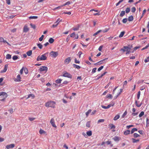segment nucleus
<instances>
[{"mask_svg":"<svg viewBox=\"0 0 149 149\" xmlns=\"http://www.w3.org/2000/svg\"><path fill=\"white\" fill-rule=\"evenodd\" d=\"M125 33V32L124 31L121 32L119 35V37L121 38V37H122L124 35Z\"/></svg>","mask_w":149,"mask_h":149,"instance_id":"nucleus-28","label":"nucleus"},{"mask_svg":"<svg viewBox=\"0 0 149 149\" xmlns=\"http://www.w3.org/2000/svg\"><path fill=\"white\" fill-rule=\"evenodd\" d=\"M86 134L87 135V136H91L92 135V132L91 131L89 130L88 131H87L86 132Z\"/></svg>","mask_w":149,"mask_h":149,"instance_id":"nucleus-18","label":"nucleus"},{"mask_svg":"<svg viewBox=\"0 0 149 149\" xmlns=\"http://www.w3.org/2000/svg\"><path fill=\"white\" fill-rule=\"evenodd\" d=\"M127 18H124L123 19L122 22L124 23H125L127 21Z\"/></svg>","mask_w":149,"mask_h":149,"instance_id":"nucleus-51","label":"nucleus"},{"mask_svg":"<svg viewBox=\"0 0 149 149\" xmlns=\"http://www.w3.org/2000/svg\"><path fill=\"white\" fill-rule=\"evenodd\" d=\"M23 70H24V67H23L20 71V73L21 74H23Z\"/></svg>","mask_w":149,"mask_h":149,"instance_id":"nucleus-60","label":"nucleus"},{"mask_svg":"<svg viewBox=\"0 0 149 149\" xmlns=\"http://www.w3.org/2000/svg\"><path fill=\"white\" fill-rule=\"evenodd\" d=\"M109 126L110 127V129H113L114 130H113L112 131L113 132H114L115 131V130H114V129L115 128V126L113 124H110L109 125Z\"/></svg>","mask_w":149,"mask_h":149,"instance_id":"nucleus-11","label":"nucleus"},{"mask_svg":"<svg viewBox=\"0 0 149 149\" xmlns=\"http://www.w3.org/2000/svg\"><path fill=\"white\" fill-rule=\"evenodd\" d=\"M109 106H108V105L107 107L104 106L103 105L101 106V107L102 108L105 109H107L109 108Z\"/></svg>","mask_w":149,"mask_h":149,"instance_id":"nucleus-44","label":"nucleus"},{"mask_svg":"<svg viewBox=\"0 0 149 149\" xmlns=\"http://www.w3.org/2000/svg\"><path fill=\"white\" fill-rule=\"evenodd\" d=\"M132 140L133 141V142L134 143L137 142L139 141V139H136L134 138H132Z\"/></svg>","mask_w":149,"mask_h":149,"instance_id":"nucleus-32","label":"nucleus"},{"mask_svg":"<svg viewBox=\"0 0 149 149\" xmlns=\"http://www.w3.org/2000/svg\"><path fill=\"white\" fill-rule=\"evenodd\" d=\"M48 56V52L46 53L43 54L40 57V59L41 61H45L47 59V57Z\"/></svg>","mask_w":149,"mask_h":149,"instance_id":"nucleus-4","label":"nucleus"},{"mask_svg":"<svg viewBox=\"0 0 149 149\" xmlns=\"http://www.w3.org/2000/svg\"><path fill=\"white\" fill-rule=\"evenodd\" d=\"M115 103L114 102H112L111 103L108 105V106H109V107L110 108L111 107H112L114 105Z\"/></svg>","mask_w":149,"mask_h":149,"instance_id":"nucleus-52","label":"nucleus"},{"mask_svg":"<svg viewBox=\"0 0 149 149\" xmlns=\"http://www.w3.org/2000/svg\"><path fill=\"white\" fill-rule=\"evenodd\" d=\"M130 130H127L124 131V134L125 135H127L130 134Z\"/></svg>","mask_w":149,"mask_h":149,"instance_id":"nucleus-20","label":"nucleus"},{"mask_svg":"<svg viewBox=\"0 0 149 149\" xmlns=\"http://www.w3.org/2000/svg\"><path fill=\"white\" fill-rule=\"evenodd\" d=\"M80 26V25L78 24L76 26V27L75 28V31H77L79 30V27Z\"/></svg>","mask_w":149,"mask_h":149,"instance_id":"nucleus-40","label":"nucleus"},{"mask_svg":"<svg viewBox=\"0 0 149 149\" xmlns=\"http://www.w3.org/2000/svg\"><path fill=\"white\" fill-rule=\"evenodd\" d=\"M113 139L115 141H119L121 139V138L117 136H115Z\"/></svg>","mask_w":149,"mask_h":149,"instance_id":"nucleus-12","label":"nucleus"},{"mask_svg":"<svg viewBox=\"0 0 149 149\" xmlns=\"http://www.w3.org/2000/svg\"><path fill=\"white\" fill-rule=\"evenodd\" d=\"M138 102L137 101H135V103L136 106L138 107H140L141 106V104H138Z\"/></svg>","mask_w":149,"mask_h":149,"instance_id":"nucleus-35","label":"nucleus"},{"mask_svg":"<svg viewBox=\"0 0 149 149\" xmlns=\"http://www.w3.org/2000/svg\"><path fill=\"white\" fill-rule=\"evenodd\" d=\"M62 81V79H58L56 80L55 82L57 84H60Z\"/></svg>","mask_w":149,"mask_h":149,"instance_id":"nucleus-24","label":"nucleus"},{"mask_svg":"<svg viewBox=\"0 0 149 149\" xmlns=\"http://www.w3.org/2000/svg\"><path fill=\"white\" fill-rule=\"evenodd\" d=\"M91 109H89L88 111L86 113V115L87 117L89 114L91 112Z\"/></svg>","mask_w":149,"mask_h":149,"instance_id":"nucleus-30","label":"nucleus"},{"mask_svg":"<svg viewBox=\"0 0 149 149\" xmlns=\"http://www.w3.org/2000/svg\"><path fill=\"white\" fill-rule=\"evenodd\" d=\"M107 59H108V58H106L104 59H103L102 60H101L100 61H99L98 62L95 63L94 65H100L102 63V62L106 60H107Z\"/></svg>","mask_w":149,"mask_h":149,"instance_id":"nucleus-10","label":"nucleus"},{"mask_svg":"<svg viewBox=\"0 0 149 149\" xmlns=\"http://www.w3.org/2000/svg\"><path fill=\"white\" fill-rule=\"evenodd\" d=\"M50 123L52 125V126L54 127H56L55 124L54 119L52 118L50 121Z\"/></svg>","mask_w":149,"mask_h":149,"instance_id":"nucleus-8","label":"nucleus"},{"mask_svg":"<svg viewBox=\"0 0 149 149\" xmlns=\"http://www.w3.org/2000/svg\"><path fill=\"white\" fill-rule=\"evenodd\" d=\"M127 111H125V112L123 113V115H122V117L123 118H124L125 117V116L127 115Z\"/></svg>","mask_w":149,"mask_h":149,"instance_id":"nucleus-59","label":"nucleus"},{"mask_svg":"<svg viewBox=\"0 0 149 149\" xmlns=\"http://www.w3.org/2000/svg\"><path fill=\"white\" fill-rule=\"evenodd\" d=\"M104 119H100L98 120V123H103L104 121Z\"/></svg>","mask_w":149,"mask_h":149,"instance_id":"nucleus-48","label":"nucleus"},{"mask_svg":"<svg viewBox=\"0 0 149 149\" xmlns=\"http://www.w3.org/2000/svg\"><path fill=\"white\" fill-rule=\"evenodd\" d=\"M55 103L54 101H50L45 103V106L47 107H51L54 108L55 106Z\"/></svg>","mask_w":149,"mask_h":149,"instance_id":"nucleus-2","label":"nucleus"},{"mask_svg":"<svg viewBox=\"0 0 149 149\" xmlns=\"http://www.w3.org/2000/svg\"><path fill=\"white\" fill-rule=\"evenodd\" d=\"M62 76L64 77H67L69 78H70L72 77V75L70 73L67 72H66L63 73Z\"/></svg>","mask_w":149,"mask_h":149,"instance_id":"nucleus-7","label":"nucleus"},{"mask_svg":"<svg viewBox=\"0 0 149 149\" xmlns=\"http://www.w3.org/2000/svg\"><path fill=\"white\" fill-rule=\"evenodd\" d=\"M106 97L107 98H109L110 99H112V95L111 94H108L107 96Z\"/></svg>","mask_w":149,"mask_h":149,"instance_id":"nucleus-45","label":"nucleus"},{"mask_svg":"<svg viewBox=\"0 0 149 149\" xmlns=\"http://www.w3.org/2000/svg\"><path fill=\"white\" fill-rule=\"evenodd\" d=\"M149 46V43L145 47L143 48L142 49V50H144L145 49H147Z\"/></svg>","mask_w":149,"mask_h":149,"instance_id":"nucleus-61","label":"nucleus"},{"mask_svg":"<svg viewBox=\"0 0 149 149\" xmlns=\"http://www.w3.org/2000/svg\"><path fill=\"white\" fill-rule=\"evenodd\" d=\"M8 67V65L7 64H6L5 65V67H4V69L3 70H1V73H2V72H6L7 69Z\"/></svg>","mask_w":149,"mask_h":149,"instance_id":"nucleus-15","label":"nucleus"},{"mask_svg":"<svg viewBox=\"0 0 149 149\" xmlns=\"http://www.w3.org/2000/svg\"><path fill=\"white\" fill-rule=\"evenodd\" d=\"M11 58V56L9 54H7L6 56V58L7 59H10Z\"/></svg>","mask_w":149,"mask_h":149,"instance_id":"nucleus-26","label":"nucleus"},{"mask_svg":"<svg viewBox=\"0 0 149 149\" xmlns=\"http://www.w3.org/2000/svg\"><path fill=\"white\" fill-rule=\"evenodd\" d=\"M30 25L31 27L34 29H35L36 28V26L35 24H33L32 23H31Z\"/></svg>","mask_w":149,"mask_h":149,"instance_id":"nucleus-37","label":"nucleus"},{"mask_svg":"<svg viewBox=\"0 0 149 149\" xmlns=\"http://www.w3.org/2000/svg\"><path fill=\"white\" fill-rule=\"evenodd\" d=\"M125 11L123 10V11H121L120 14V16L121 17H123L124 15H125Z\"/></svg>","mask_w":149,"mask_h":149,"instance_id":"nucleus-27","label":"nucleus"},{"mask_svg":"<svg viewBox=\"0 0 149 149\" xmlns=\"http://www.w3.org/2000/svg\"><path fill=\"white\" fill-rule=\"evenodd\" d=\"M39 70L40 72L45 71L46 72L48 70V68L45 66H42L40 68Z\"/></svg>","mask_w":149,"mask_h":149,"instance_id":"nucleus-6","label":"nucleus"},{"mask_svg":"<svg viewBox=\"0 0 149 149\" xmlns=\"http://www.w3.org/2000/svg\"><path fill=\"white\" fill-rule=\"evenodd\" d=\"M63 5H61L60 6H58L57 7H56L55 8V9H60L61 8H62V7H63Z\"/></svg>","mask_w":149,"mask_h":149,"instance_id":"nucleus-55","label":"nucleus"},{"mask_svg":"<svg viewBox=\"0 0 149 149\" xmlns=\"http://www.w3.org/2000/svg\"><path fill=\"white\" fill-rule=\"evenodd\" d=\"M90 123H91V122L90 121H88L86 124V126L88 127H90Z\"/></svg>","mask_w":149,"mask_h":149,"instance_id":"nucleus-36","label":"nucleus"},{"mask_svg":"<svg viewBox=\"0 0 149 149\" xmlns=\"http://www.w3.org/2000/svg\"><path fill=\"white\" fill-rule=\"evenodd\" d=\"M75 68L77 69H79L81 68V67L75 64Z\"/></svg>","mask_w":149,"mask_h":149,"instance_id":"nucleus-62","label":"nucleus"},{"mask_svg":"<svg viewBox=\"0 0 149 149\" xmlns=\"http://www.w3.org/2000/svg\"><path fill=\"white\" fill-rule=\"evenodd\" d=\"M17 79H16L15 81H21V77L19 74H18L17 75Z\"/></svg>","mask_w":149,"mask_h":149,"instance_id":"nucleus-16","label":"nucleus"},{"mask_svg":"<svg viewBox=\"0 0 149 149\" xmlns=\"http://www.w3.org/2000/svg\"><path fill=\"white\" fill-rule=\"evenodd\" d=\"M123 91V89H120V92L118 93L117 95L114 97V99H116L117 97L120 95V94L122 93Z\"/></svg>","mask_w":149,"mask_h":149,"instance_id":"nucleus-13","label":"nucleus"},{"mask_svg":"<svg viewBox=\"0 0 149 149\" xmlns=\"http://www.w3.org/2000/svg\"><path fill=\"white\" fill-rule=\"evenodd\" d=\"M82 54V53L81 52H79L78 54H77V55L78 56H79V57L80 58L81 57V55Z\"/></svg>","mask_w":149,"mask_h":149,"instance_id":"nucleus-57","label":"nucleus"},{"mask_svg":"<svg viewBox=\"0 0 149 149\" xmlns=\"http://www.w3.org/2000/svg\"><path fill=\"white\" fill-rule=\"evenodd\" d=\"M149 61V56L147 58V59L144 60V62L145 63H147Z\"/></svg>","mask_w":149,"mask_h":149,"instance_id":"nucleus-64","label":"nucleus"},{"mask_svg":"<svg viewBox=\"0 0 149 149\" xmlns=\"http://www.w3.org/2000/svg\"><path fill=\"white\" fill-rule=\"evenodd\" d=\"M144 115V112L143 111H141L139 115V117H141Z\"/></svg>","mask_w":149,"mask_h":149,"instance_id":"nucleus-43","label":"nucleus"},{"mask_svg":"<svg viewBox=\"0 0 149 149\" xmlns=\"http://www.w3.org/2000/svg\"><path fill=\"white\" fill-rule=\"evenodd\" d=\"M39 133L40 134H42L44 132H45V131H44L43 130H42V129L40 130L39 131Z\"/></svg>","mask_w":149,"mask_h":149,"instance_id":"nucleus-50","label":"nucleus"},{"mask_svg":"<svg viewBox=\"0 0 149 149\" xmlns=\"http://www.w3.org/2000/svg\"><path fill=\"white\" fill-rule=\"evenodd\" d=\"M44 36V35H42L39 38V40L40 41H42L43 39Z\"/></svg>","mask_w":149,"mask_h":149,"instance_id":"nucleus-47","label":"nucleus"},{"mask_svg":"<svg viewBox=\"0 0 149 149\" xmlns=\"http://www.w3.org/2000/svg\"><path fill=\"white\" fill-rule=\"evenodd\" d=\"M104 68V66H102L100 67L98 69L97 71H100L101 70H102Z\"/></svg>","mask_w":149,"mask_h":149,"instance_id":"nucleus-58","label":"nucleus"},{"mask_svg":"<svg viewBox=\"0 0 149 149\" xmlns=\"http://www.w3.org/2000/svg\"><path fill=\"white\" fill-rule=\"evenodd\" d=\"M133 13H134L136 10L135 7H133L131 9Z\"/></svg>","mask_w":149,"mask_h":149,"instance_id":"nucleus-49","label":"nucleus"},{"mask_svg":"<svg viewBox=\"0 0 149 149\" xmlns=\"http://www.w3.org/2000/svg\"><path fill=\"white\" fill-rule=\"evenodd\" d=\"M50 56L53 58L56 57L58 55V53L57 52L52 51L50 52Z\"/></svg>","mask_w":149,"mask_h":149,"instance_id":"nucleus-5","label":"nucleus"},{"mask_svg":"<svg viewBox=\"0 0 149 149\" xmlns=\"http://www.w3.org/2000/svg\"><path fill=\"white\" fill-rule=\"evenodd\" d=\"M24 72L26 74H27L28 72V69L26 68H24Z\"/></svg>","mask_w":149,"mask_h":149,"instance_id":"nucleus-38","label":"nucleus"},{"mask_svg":"<svg viewBox=\"0 0 149 149\" xmlns=\"http://www.w3.org/2000/svg\"><path fill=\"white\" fill-rule=\"evenodd\" d=\"M54 40L53 38H51L49 39L48 41L50 43L52 44L54 42Z\"/></svg>","mask_w":149,"mask_h":149,"instance_id":"nucleus-22","label":"nucleus"},{"mask_svg":"<svg viewBox=\"0 0 149 149\" xmlns=\"http://www.w3.org/2000/svg\"><path fill=\"white\" fill-rule=\"evenodd\" d=\"M130 9L129 8H127L125 10V12L127 13H128L130 11Z\"/></svg>","mask_w":149,"mask_h":149,"instance_id":"nucleus-42","label":"nucleus"},{"mask_svg":"<svg viewBox=\"0 0 149 149\" xmlns=\"http://www.w3.org/2000/svg\"><path fill=\"white\" fill-rule=\"evenodd\" d=\"M102 31L101 30H99L93 34V36H95Z\"/></svg>","mask_w":149,"mask_h":149,"instance_id":"nucleus-39","label":"nucleus"},{"mask_svg":"<svg viewBox=\"0 0 149 149\" xmlns=\"http://www.w3.org/2000/svg\"><path fill=\"white\" fill-rule=\"evenodd\" d=\"M70 4V2L69 1H68L67 2L65 3H64L63 5V6H65L66 5H68Z\"/></svg>","mask_w":149,"mask_h":149,"instance_id":"nucleus-53","label":"nucleus"},{"mask_svg":"<svg viewBox=\"0 0 149 149\" xmlns=\"http://www.w3.org/2000/svg\"><path fill=\"white\" fill-rule=\"evenodd\" d=\"M37 46L40 49H42V45L41 44L39 43H38L37 44Z\"/></svg>","mask_w":149,"mask_h":149,"instance_id":"nucleus-34","label":"nucleus"},{"mask_svg":"<svg viewBox=\"0 0 149 149\" xmlns=\"http://www.w3.org/2000/svg\"><path fill=\"white\" fill-rule=\"evenodd\" d=\"M137 129L136 128H133L131 131V134L133 133L135 131H137Z\"/></svg>","mask_w":149,"mask_h":149,"instance_id":"nucleus-33","label":"nucleus"},{"mask_svg":"<svg viewBox=\"0 0 149 149\" xmlns=\"http://www.w3.org/2000/svg\"><path fill=\"white\" fill-rule=\"evenodd\" d=\"M19 56H18L14 55L12 57L13 59L14 60H15L19 58Z\"/></svg>","mask_w":149,"mask_h":149,"instance_id":"nucleus-17","label":"nucleus"},{"mask_svg":"<svg viewBox=\"0 0 149 149\" xmlns=\"http://www.w3.org/2000/svg\"><path fill=\"white\" fill-rule=\"evenodd\" d=\"M133 17L132 15L128 17V20L129 21H132L133 20Z\"/></svg>","mask_w":149,"mask_h":149,"instance_id":"nucleus-23","label":"nucleus"},{"mask_svg":"<svg viewBox=\"0 0 149 149\" xmlns=\"http://www.w3.org/2000/svg\"><path fill=\"white\" fill-rule=\"evenodd\" d=\"M71 58H67L65 61V62L67 63H68L69 62L71 61Z\"/></svg>","mask_w":149,"mask_h":149,"instance_id":"nucleus-19","label":"nucleus"},{"mask_svg":"<svg viewBox=\"0 0 149 149\" xmlns=\"http://www.w3.org/2000/svg\"><path fill=\"white\" fill-rule=\"evenodd\" d=\"M140 95V91H139L137 95V98L138 99H139Z\"/></svg>","mask_w":149,"mask_h":149,"instance_id":"nucleus-54","label":"nucleus"},{"mask_svg":"<svg viewBox=\"0 0 149 149\" xmlns=\"http://www.w3.org/2000/svg\"><path fill=\"white\" fill-rule=\"evenodd\" d=\"M15 145L14 144H11L10 145H7L6 146V148L8 149L10 148H13L14 147Z\"/></svg>","mask_w":149,"mask_h":149,"instance_id":"nucleus-9","label":"nucleus"},{"mask_svg":"<svg viewBox=\"0 0 149 149\" xmlns=\"http://www.w3.org/2000/svg\"><path fill=\"white\" fill-rule=\"evenodd\" d=\"M109 30V29H105L104 30L102 31L103 33L107 32Z\"/></svg>","mask_w":149,"mask_h":149,"instance_id":"nucleus-56","label":"nucleus"},{"mask_svg":"<svg viewBox=\"0 0 149 149\" xmlns=\"http://www.w3.org/2000/svg\"><path fill=\"white\" fill-rule=\"evenodd\" d=\"M38 18V17L36 16H31L29 17V19H37Z\"/></svg>","mask_w":149,"mask_h":149,"instance_id":"nucleus-31","label":"nucleus"},{"mask_svg":"<svg viewBox=\"0 0 149 149\" xmlns=\"http://www.w3.org/2000/svg\"><path fill=\"white\" fill-rule=\"evenodd\" d=\"M29 30V29L26 26H25L23 28V32H27Z\"/></svg>","mask_w":149,"mask_h":149,"instance_id":"nucleus-14","label":"nucleus"},{"mask_svg":"<svg viewBox=\"0 0 149 149\" xmlns=\"http://www.w3.org/2000/svg\"><path fill=\"white\" fill-rule=\"evenodd\" d=\"M8 111L11 113H13V111L12 109H10L8 110Z\"/></svg>","mask_w":149,"mask_h":149,"instance_id":"nucleus-63","label":"nucleus"},{"mask_svg":"<svg viewBox=\"0 0 149 149\" xmlns=\"http://www.w3.org/2000/svg\"><path fill=\"white\" fill-rule=\"evenodd\" d=\"M119 118L120 116L119 115H118L114 117L113 119L114 120H116L119 119Z\"/></svg>","mask_w":149,"mask_h":149,"instance_id":"nucleus-29","label":"nucleus"},{"mask_svg":"<svg viewBox=\"0 0 149 149\" xmlns=\"http://www.w3.org/2000/svg\"><path fill=\"white\" fill-rule=\"evenodd\" d=\"M1 95L3 96V98L0 100L2 101H4L8 96V95L7 93L4 92H2L0 93V96Z\"/></svg>","mask_w":149,"mask_h":149,"instance_id":"nucleus-3","label":"nucleus"},{"mask_svg":"<svg viewBox=\"0 0 149 149\" xmlns=\"http://www.w3.org/2000/svg\"><path fill=\"white\" fill-rule=\"evenodd\" d=\"M32 97L33 98L34 97V95L33 94H30V95H28V97L26 98V99H28L30 97Z\"/></svg>","mask_w":149,"mask_h":149,"instance_id":"nucleus-46","label":"nucleus"},{"mask_svg":"<svg viewBox=\"0 0 149 149\" xmlns=\"http://www.w3.org/2000/svg\"><path fill=\"white\" fill-rule=\"evenodd\" d=\"M146 11V9H145L144 10H143V13H142V15H141V17H140V19H139V20H141V19L143 17V16H144V15L145 14Z\"/></svg>","mask_w":149,"mask_h":149,"instance_id":"nucleus-25","label":"nucleus"},{"mask_svg":"<svg viewBox=\"0 0 149 149\" xmlns=\"http://www.w3.org/2000/svg\"><path fill=\"white\" fill-rule=\"evenodd\" d=\"M132 48V46L130 45L125 46H124L123 48H121L120 50L123 51V52L126 51V54H129L131 53V50Z\"/></svg>","mask_w":149,"mask_h":149,"instance_id":"nucleus-1","label":"nucleus"},{"mask_svg":"<svg viewBox=\"0 0 149 149\" xmlns=\"http://www.w3.org/2000/svg\"><path fill=\"white\" fill-rule=\"evenodd\" d=\"M133 135L134 136V138H136L138 137H140V135L136 133H134Z\"/></svg>","mask_w":149,"mask_h":149,"instance_id":"nucleus-41","label":"nucleus"},{"mask_svg":"<svg viewBox=\"0 0 149 149\" xmlns=\"http://www.w3.org/2000/svg\"><path fill=\"white\" fill-rule=\"evenodd\" d=\"M26 54L28 56H31L32 54V50H29L27 52Z\"/></svg>","mask_w":149,"mask_h":149,"instance_id":"nucleus-21","label":"nucleus"}]
</instances>
